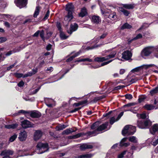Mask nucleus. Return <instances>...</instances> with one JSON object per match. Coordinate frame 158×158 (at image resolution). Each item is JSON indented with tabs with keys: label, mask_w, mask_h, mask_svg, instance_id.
Segmentation results:
<instances>
[{
	"label": "nucleus",
	"mask_w": 158,
	"mask_h": 158,
	"mask_svg": "<svg viewBox=\"0 0 158 158\" xmlns=\"http://www.w3.org/2000/svg\"><path fill=\"white\" fill-rule=\"evenodd\" d=\"M13 152L11 150H5L2 151L0 154V155L4 156L2 158H10L9 155H12Z\"/></svg>",
	"instance_id": "obj_10"
},
{
	"label": "nucleus",
	"mask_w": 158,
	"mask_h": 158,
	"mask_svg": "<svg viewBox=\"0 0 158 158\" xmlns=\"http://www.w3.org/2000/svg\"><path fill=\"white\" fill-rule=\"evenodd\" d=\"M153 51H155L154 56L158 58V45L155 47L149 46L144 48L141 52L142 56H149Z\"/></svg>",
	"instance_id": "obj_1"
},
{
	"label": "nucleus",
	"mask_w": 158,
	"mask_h": 158,
	"mask_svg": "<svg viewBox=\"0 0 158 158\" xmlns=\"http://www.w3.org/2000/svg\"><path fill=\"white\" fill-rule=\"evenodd\" d=\"M93 148V146L91 144L84 143L81 144L80 146V149L81 151H84L86 149H92Z\"/></svg>",
	"instance_id": "obj_16"
},
{
	"label": "nucleus",
	"mask_w": 158,
	"mask_h": 158,
	"mask_svg": "<svg viewBox=\"0 0 158 158\" xmlns=\"http://www.w3.org/2000/svg\"><path fill=\"white\" fill-rule=\"evenodd\" d=\"M26 151H23V154L22 155H19V156H18V157L23 156H28V155H32V154H30L28 153H26Z\"/></svg>",
	"instance_id": "obj_58"
},
{
	"label": "nucleus",
	"mask_w": 158,
	"mask_h": 158,
	"mask_svg": "<svg viewBox=\"0 0 158 158\" xmlns=\"http://www.w3.org/2000/svg\"><path fill=\"white\" fill-rule=\"evenodd\" d=\"M99 123L98 122H96L94 123L91 127V129L97 131V132L98 131H97V129L99 127Z\"/></svg>",
	"instance_id": "obj_30"
},
{
	"label": "nucleus",
	"mask_w": 158,
	"mask_h": 158,
	"mask_svg": "<svg viewBox=\"0 0 158 158\" xmlns=\"http://www.w3.org/2000/svg\"><path fill=\"white\" fill-rule=\"evenodd\" d=\"M81 53V51H79V52L75 53L74 55H73V56L74 58L77 56H78V55H79L80 53Z\"/></svg>",
	"instance_id": "obj_64"
},
{
	"label": "nucleus",
	"mask_w": 158,
	"mask_h": 158,
	"mask_svg": "<svg viewBox=\"0 0 158 158\" xmlns=\"http://www.w3.org/2000/svg\"><path fill=\"white\" fill-rule=\"evenodd\" d=\"M125 87V86L124 85H118V86L115 87L114 89L115 90L120 89H121L124 88Z\"/></svg>",
	"instance_id": "obj_61"
},
{
	"label": "nucleus",
	"mask_w": 158,
	"mask_h": 158,
	"mask_svg": "<svg viewBox=\"0 0 158 158\" xmlns=\"http://www.w3.org/2000/svg\"><path fill=\"white\" fill-rule=\"evenodd\" d=\"M78 27V26L77 23H75L73 24H72L70 25V28L69 30H68L67 32L70 35L72 33L77 30Z\"/></svg>",
	"instance_id": "obj_14"
},
{
	"label": "nucleus",
	"mask_w": 158,
	"mask_h": 158,
	"mask_svg": "<svg viewBox=\"0 0 158 158\" xmlns=\"http://www.w3.org/2000/svg\"><path fill=\"white\" fill-rule=\"evenodd\" d=\"M60 32V37L62 40L66 39L68 37V36H66L65 34L62 31Z\"/></svg>",
	"instance_id": "obj_41"
},
{
	"label": "nucleus",
	"mask_w": 158,
	"mask_h": 158,
	"mask_svg": "<svg viewBox=\"0 0 158 158\" xmlns=\"http://www.w3.org/2000/svg\"><path fill=\"white\" fill-rule=\"evenodd\" d=\"M37 68L33 69L31 71L28 72L27 73V75H26V77L31 76L36 73L37 72Z\"/></svg>",
	"instance_id": "obj_29"
},
{
	"label": "nucleus",
	"mask_w": 158,
	"mask_h": 158,
	"mask_svg": "<svg viewBox=\"0 0 158 158\" xmlns=\"http://www.w3.org/2000/svg\"><path fill=\"white\" fill-rule=\"evenodd\" d=\"M126 151H124L118 155V158H123L124 155L126 154Z\"/></svg>",
	"instance_id": "obj_53"
},
{
	"label": "nucleus",
	"mask_w": 158,
	"mask_h": 158,
	"mask_svg": "<svg viewBox=\"0 0 158 158\" xmlns=\"http://www.w3.org/2000/svg\"><path fill=\"white\" fill-rule=\"evenodd\" d=\"M17 137V135L14 134L10 138L9 141L11 142L14 141Z\"/></svg>",
	"instance_id": "obj_45"
},
{
	"label": "nucleus",
	"mask_w": 158,
	"mask_h": 158,
	"mask_svg": "<svg viewBox=\"0 0 158 158\" xmlns=\"http://www.w3.org/2000/svg\"><path fill=\"white\" fill-rule=\"evenodd\" d=\"M109 18L112 20L115 19L116 18L115 13L114 12H112L109 15Z\"/></svg>",
	"instance_id": "obj_38"
},
{
	"label": "nucleus",
	"mask_w": 158,
	"mask_h": 158,
	"mask_svg": "<svg viewBox=\"0 0 158 158\" xmlns=\"http://www.w3.org/2000/svg\"><path fill=\"white\" fill-rule=\"evenodd\" d=\"M140 66V67L141 70L143 69H146L152 67H155L156 68L158 69V67L154 64H143Z\"/></svg>",
	"instance_id": "obj_25"
},
{
	"label": "nucleus",
	"mask_w": 158,
	"mask_h": 158,
	"mask_svg": "<svg viewBox=\"0 0 158 158\" xmlns=\"http://www.w3.org/2000/svg\"><path fill=\"white\" fill-rule=\"evenodd\" d=\"M151 144L152 145L155 146L158 144V140L157 139H153L151 142Z\"/></svg>",
	"instance_id": "obj_47"
},
{
	"label": "nucleus",
	"mask_w": 158,
	"mask_h": 158,
	"mask_svg": "<svg viewBox=\"0 0 158 158\" xmlns=\"http://www.w3.org/2000/svg\"><path fill=\"white\" fill-rule=\"evenodd\" d=\"M41 88V86H40L37 89H35V90H33L32 93V94H36L40 89Z\"/></svg>",
	"instance_id": "obj_60"
},
{
	"label": "nucleus",
	"mask_w": 158,
	"mask_h": 158,
	"mask_svg": "<svg viewBox=\"0 0 158 158\" xmlns=\"http://www.w3.org/2000/svg\"><path fill=\"white\" fill-rule=\"evenodd\" d=\"M41 9V7L39 6H36L34 12L33 16L34 18H36L39 14V11Z\"/></svg>",
	"instance_id": "obj_34"
},
{
	"label": "nucleus",
	"mask_w": 158,
	"mask_h": 158,
	"mask_svg": "<svg viewBox=\"0 0 158 158\" xmlns=\"http://www.w3.org/2000/svg\"><path fill=\"white\" fill-rule=\"evenodd\" d=\"M136 104V103H134V102H132V103H128L127 104H126L123 106L124 107H130L131 106H133L135 105Z\"/></svg>",
	"instance_id": "obj_52"
},
{
	"label": "nucleus",
	"mask_w": 158,
	"mask_h": 158,
	"mask_svg": "<svg viewBox=\"0 0 158 158\" xmlns=\"http://www.w3.org/2000/svg\"><path fill=\"white\" fill-rule=\"evenodd\" d=\"M102 98L101 97H97L94 98L93 100V102H96L98 100L102 99Z\"/></svg>",
	"instance_id": "obj_56"
},
{
	"label": "nucleus",
	"mask_w": 158,
	"mask_h": 158,
	"mask_svg": "<svg viewBox=\"0 0 158 158\" xmlns=\"http://www.w3.org/2000/svg\"><path fill=\"white\" fill-rule=\"evenodd\" d=\"M19 113H23L26 116H27V114H29V112L28 111H26L23 110H20L18 112Z\"/></svg>",
	"instance_id": "obj_46"
},
{
	"label": "nucleus",
	"mask_w": 158,
	"mask_h": 158,
	"mask_svg": "<svg viewBox=\"0 0 158 158\" xmlns=\"http://www.w3.org/2000/svg\"><path fill=\"white\" fill-rule=\"evenodd\" d=\"M22 127L24 128L31 127L32 125L30 122L28 120H24L21 122Z\"/></svg>",
	"instance_id": "obj_15"
},
{
	"label": "nucleus",
	"mask_w": 158,
	"mask_h": 158,
	"mask_svg": "<svg viewBox=\"0 0 158 158\" xmlns=\"http://www.w3.org/2000/svg\"><path fill=\"white\" fill-rule=\"evenodd\" d=\"M37 152L38 154H41L48 150V145L47 143H38L37 146Z\"/></svg>",
	"instance_id": "obj_4"
},
{
	"label": "nucleus",
	"mask_w": 158,
	"mask_h": 158,
	"mask_svg": "<svg viewBox=\"0 0 158 158\" xmlns=\"http://www.w3.org/2000/svg\"><path fill=\"white\" fill-rule=\"evenodd\" d=\"M144 108L148 110H151L155 108V106L151 104H146L144 106Z\"/></svg>",
	"instance_id": "obj_31"
},
{
	"label": "nucleus",
	"mask_w": 158,
	"mask_h": 158,
	"mask_svg": "<svg viewBox=\"0 0 158 158\" xmlns=\"http://www.w3.org/2000/svg\"><path fill=\"white\" fill-rule=\"evenodd\" d=\"M136 131L135 127L130 125H127L123 128L122 131V134L123 135L133 134Z\"/></svg>",
	"instance_id": "obj_3"
},
{
	"label": "nucleus",
	"mask_w": 158,
	"mask_h": 158,
	"mask_svg": "<svg viewBox=\"0 0 158 158\" xmlns=\"http://www.w3.org/2000/svg\"><path fill=\"white\" fill-rule=\"evenodd\" d=\"M27 75V73L23 75V73H14V76L17 78H19L21 77L25 78L27 77H26V75Z\"/></svg>",
	"instance_id": "obj_32"
},
{
	"label": "nucleus",
	"mask_w": 158,
	"mask_h": 158,
	"mask_svg": "<svg viewBox=\"0 0 158 158\" xmlns=\"http://www.w3.org/2000/svg\"><path fill=\"white\" fill-rule=\"evenodd\" d=\"M85 61H88L89 62H91L92 61V60L89 58H86L77 60L75 61V62H81Z\"/></svg>",
	"instance_id": "obj_40"
},
{
	"label": "nucleus",
	"mask_w": 158,
	"mask_h": 158,
	"mask_svg": "<svg viewBox=\"0 0 158 158\" xmlns=\"http://www.w3.org/2000/svg\"><path fill=\"white\" fill-rule=\"evenodd\" d=\"M91 21L94 23L98 24L101 22V20L99 16L93 15L91 17Z\"/></svg>",
	"instance_id": "obj_17"
},
{
	"label": "nucleus",
	"mask_w": 158,
	"mask_h": 158,
	"mask_svg": "<svg viewBox=\"0 0 158 158\" xmlns=\"http://www.w3.org/2000/svg\"><path fill=\"white\" fill-rule=\"evenodd\" d=\"M67 126L64 125H60L56 127V129L58 130H61L65 128Z\"/></svg>",
	"instance_id": "obj_43"
},
{
	"label": "nucleus",
	"mask_w": 158,
	"mask_h": 158,
	"mask_svg": "<svg viewBox=\"0 0 158 158\" xmlns=\"http://www.w3.org/2000/svg\"><path fill=\"white\" fill-rule=\"evenodd\" d=\"M42 133L40 131H36L34 135V139L35 140H37L42 136Z\"/></svg>",
	"instance_id": "obj_19"
},
{
	"label": "nucleus",
	"mask_w": 158,
	"mask_h": 158,
	"mask_svg": "<svg viewBox=\"0 0 158 158\" xmlns=\"http://www.w3.org/2000/svg\"><path fill=\"white\" fill-rule=\"evenodd\" d=\"M128 139L129 141L131 142L134 143H136L137 142V138L134 136L130 137L128 138ZM127 139H128V138L127 137L123 138L120 142V146L121 147H127L129 145V143H125Z\"/></svg>",
	"instance_id": "obj_5"
},
{
	"label": "nucleus",
	"mask_w": 158,
	"mask_h": 158,
	"mask_svg": "<svg viewBox=\"0 0 158 158\" xmlns=\"http://www.w3.org/2000/svg\"><path fill=\"white\" fill-rule=\"evenodd\" d=\"M118 10L119 12L122 13L126 16H128L130 14L129 11L122 7H118Z\"/></svg>",
	"instance_id": "obj_21"
},
{
	"label": "nucleus",
	"mask_w": 158,
	"mask_h": 158,
	"mask_svg": "<svg viewBox=\"0 0 158 158\" xmlns=\"http://www.w3.org/2000/svg\"><path fill=\"white\" fill-rule=\"evenodd\" d=\"M40 36L42 40L44 41L45 39L44 37V31L43 30L40 31Z\"/></svg>",
	"instance_id": "obj_49"
},
{
	"label": "nucleus",
	"mask_w": 158,
	"mask_h": 158,
	"mask_svg": "<svg viewBox=\"0 0 158 158\" xmlns=\"http://www.w3.org/2000/svg\"><path fill=\"white\" fill-rule=\"evenodd\" d=\"M74 6L72 3H68L66 5V10L68 12V15L64 18L65 20L69 22L73 18L72 12L73 10Z\"/></svg>",
	"instance_id": "obj_2"
},
{
	"label": "nucleus",
	"mask_w": 158,
	"mask_h": 158,
	"mask_svg": "<svg viewBox=\"0 0 158 158\" xmlns=\"http://www.w3.org/2000/svg\"><path fill=\"white\" fill-rule=\"evenodd\" d=\"M151 124V123L149 120H145L139 119L137 121V126L141 129L148 128Z\"/></svg>",
	"instance_id": "obj_6"
},
{
	"label": "nucleus",
	"mask_w": 158,
	"mask_h": 158,
	"mask_svg": "<svg viewBox=\"0 0 158 158\" xmlns=\"http://www.w3.org/2000/svg\"><path fill=\"white\" fill-rule=\"evenodd\" d=\"M116 54V52L115 51H113L110 55L107 56L102 57H98L95 58L94 60L98 62H102L114 57Z\"/></svg>",
	"instance_id": "obj_7"
},
{
	"label": "nucleus",
	"mask_w": 158,
	"mask_h": 158,
	"mask_svg": "<svg viewBox=\"0 0 158 158\" xmlns=\"http://www.w3.org/2000/svg\"><path fill=\"white\" fill-rule=\"evenodd\" d=\"M108 125V123L107 122L102 124L98 127L97 129L98 131H102L106 129Z\"/></svg>",
	"instance_id": "obj_23"
},
{
	"label": "nucleus",
	"mask_w": 158,
	"mask_h": 158,
	"mask_svg": "<svg viewBox=\"0 0 158 158\" xmlns=\"http://www.w3.org/2000/svg\"><path fill=\"white\" fill-rule=\"evenodd\" d=\"M137 116L139 118L144 119L146 118V115L145 113H143L142 114H137Z\"/></svg>",
	"instance_id": "obj_44"
},
{
	"label": "nucleus",
	"mask_w": 158,
	"mask_h": 158,
	"mask_svg": "<svg viewBox=\"0 0 158 158\" xmlns=\"http://www.w3.org/2000/svg\"><path fill=\"white\" fill-rule=\"evenodd\" d=\"M45 101L46 105L49 107H52L54 106L55 102L52 99L46 98Z\"/></svg>",
	"instance_id": "obj_13"
},
{
	"label": "nucleus",
	"mask_w": 158,
	"mask_h": 158,
	"mask_svg": "<svg viewBox=\"0 0 158 158\" xmlns=\"http://www.w3.org/2000/svg\"><path fill=\"white\" fill-rule=\"evenodd\" d=\"M50 13V11L49 10H48L46 13V14H45L44 18H43V20H46L48 18Z\"/></svg>",
	"instance_id": "obj_51"
},
{
	"label": "nucleus",
	"mask_w": 158,
	"mask_h": 158,
	"mask_svg": "<svg viewBox=\"0 0 158 158\" xmlns=\"http://www.w3.org/2000/svg\"><path fill=\"white\" fill-rule=\"evenodd\" d=\"M146 99V97L145 96H141L139 97L138 99V101L139 103H141L145 101Z\"/></svg>",
	"instance_id": "obj_42"
},
{
	"label": "nucleus",
	"mask_w": 158,
	"mask_h": 158,
	"mask_svg": "<svg viewBox=\"0 0 158 158\" xmlns=\"http://www.w3.org/2000/svg\"><path fill=\"white\" fill-rule=\"evenodd\" d=\"M100 45H96L94 46L91 47H87V48H86V49L87 50H89V49H93L94 48H96L97 47H100Z\"/></svg>",
	"instance_id": "obj_57"
},
{
	"label": "nucleus",
	"mask_w": 158,
	"mask_h": 158,
	"mask_svg": "<svg viewBox=\"0 0 158 158\" xmlns=\"http://www.w3.org/2000/svg\"><path fill=\"white\" fill-rule=\"evenodd\" d=\"M123 112H121L116 118L114 117L110 118V124L112 125L114 123L118 121L123 115Z\"/></svg>",
	"instance_id": "obj_12"
},
{
	"label": "nucleus",
	"mask_w": 158,
	"mask_h": 158,
	"mask_svg": "<svg viewBox=\"0 0 158 158\" xmlns=\"http://www.w3.org/2000/svg\"><path fill=\"white\" fill-rule=\"evenodd\" d=\"M123 6L124 8L127 9H132L134 7V5L131 4H124Z\"/></svg>",
	"instance_id": "obj_35"
},
{
	"label": "nucleus",
	"mask_w": 158,
	"mask_h": 158,
	"mask_svg": "<svg viewBox=\"0 0 158 158\" xmlns=\"http://www.w3.org/2000/svg\"><path fill=\"white\" fill-rule=\"evenodd\" d=\"M30 114L32 118H38L41 115V113L37 111H33L31 112H29V114Z\"/></svg>",
	"instance_id": "obj_18"
},
{
	"label": "nucleus",
	"mask_w": 158,
	"mask_h": 158,
	"mask_svg": "<svg viewBox=\"0 0 158 158\" xmlns=\"http://www.w3.org/2000/svg\"><path fill=\"white\" fill-rule=\"evenodd\" d=\"M24 84V82L23 81H21L18 84V85L19 87H21L23 86Z\"/></svg>",
	"instance_id": "obj_59"
},
{
	"label": "nucleus",
	"mask_w": 158,
	"mask_h": 158,
	"mask_svg": "<svg viewBox=\"0 0 158 158\" xmlns=\"http://www.w3.org/2000/svg\"><path fill=\"white\" fill-rule=\"evenodd\" d=\"M83 134L82 133H79L75 135L71 136L69 137L70 139H76L79 138L83 135Z\"/></svg>",
	"instance_id": "obj_37"
},
{
	"label": "nucleus",
	"mask_w": 158,
	"mask_h": 158,
	"mask_svg": "<svg viewBox=\"0 0 158 158\" xmlns=\"http://www.w3.org/2000/svg\"><path fill=\"white\" fill-rule=\"evenodd\" d=\"M141 70L140 66H139L137 67H136L131 70V72L133 73H134L135 72H137L140 70Z\"/></svg>",
	"instance_id": "obj_50"
},
{
	"label": "nucleus",
	"mask_w": 158,
	"mask_h": 158,
	"mask_svg": "<svg viewBox=\"0 0 158 158\" xmlns=\"http://www.w3.org/2000/svg\"><path fill=\"white\" fill-rule=\"evenodd\" d=\"M83 133V135H87L88 136H94L98 134L96 130H94L92 131H88L85 134Z\"/></svg>",
	"instance_id": "obj_27"
},
{
	"label": "nucleus",
	"mask_w": 158,
	"mask_h": 158,
	"mask_svg": "<svg viewBox=\"0 0 158 158\" xmlns=\"http://www.w3.org/2000/svg\"><path fill=\"white\" fill-rule=\"evenodd\" d=\"M87 14L86 9L85 7L82 8L81 12L79 14V16L81 17L85 16Z\"/></svg>",
	"instance_id": "obj_26"
},
{
	"label": "nucleus",
	"mask_w": 158,
	"mask_h": 158,
	"mask_svg": "<svg viewBox=\"0 0 158 158\" xmlns=\"http://www.w3.org/2000/svg\"><path fill=\"white\" fill-rule=\"evenodd\" d=\"M132 27V26L127 23L124 24L121 27V29H130Z\"/></svg>",
	"instance_id": "obj_39"
},
{
	"label": "nucleus",
	"mask_w": 158,
	"mask_h": 158,
	"mask_svg": "<svg viewBox=\"0 0 158 158\" xmlns=\"http://www.w3.org/2000/svg\"><path fill=\"white\" fill-rule=\"evenodd\" d=\"M138 80V79L136 78H134L132 79L130 81V84H131L135 82Z\"/></svg>",
	"instance_id": "obj_62"
},
{
	"label": "nucleus",
	"mask_w": 158,
	"mask_h": 158,
	"mask_svg": "<svg viewBox=\"0 0 158 158\" xmlns=\"http://www.w3.org/2000/svg\"><path fill=\"white\" fill-rule=\"evenodd\" d=\"M27 0H15L14 2L17 6L20 8L25 7L27 4Z\"/></svg>",
	"instance_id": "obj_8"
},
{
	"label": "nucleus",
	"mask_w": 158,
	"mask_h": 158,
	"mask_svg": "<svg viewBox=\"0 0 158 158\" xmlns=\"http://www.w3.org/2000/svg\"><path fill=\"white\" fill-rule=\"evenodd\" d=\"M14 52L12 51H10L8 52H7L5 56H9L10 55L13 53H14Z\"/></svg>",
	"instance_id": "obj_63"
},
{
	"label": "nucleus",
	"mask_w": 158,
	"mask_h": 158,
	"mask_svg": "<svg viewBox=\"0 0 158 158\" xmlns=\"http://www.w3.org/2000/svg\"><path fill=\"white\" fill-rule=\"evenodd\" d=\"M27 137V134L26 132L25 131H21L19 133L18 138L20 141H23L26 140Z\"/></svg>",
	"instance_id": "obj_11"
},
{
	"label": "nucleus",
	"mask_w": 158,
	"mask_h": 158,
	"mask_svg": "<svg viewBox=\"0 0 158 158\" xmlns=\"http://www.w3.org/2000/svg\"><path fill=\"white\" fill-rule=\"evenodd\" d=\"M18 125L17 124H13L10 125H7L5 126V127L7 129H15L16 128Z\"/></svg>",
	"instance_id": "obj_33"
},
{
	"label": "nucleus",
	"mask_w": 158,
	"mask_h": 158,
	"mask_svg": "<svg viewBox=\"0 0 158 158\" xmlns=\"http://www.w3.org/2000/svg\"><path fill=\"white\" fill-rule=\"evenodd\" d=\"M158 92V89H157L156 88L154 89L151 90L150 91L151 94L153 95V94L156 93Z\"/></svg>",
	"instance_id": "obj_48"
},
{
	"label": "nucleus",
	"mask_w": 158,
	"mask_h": 158,
	"mask_svg": "<svg viewBox=\"0 0 158 158\" xmlns=\"http://www.w3.org/2000/svg\"><path fill=\"white\" fill-rule=\"evenodd\" d=\"M125 97L126 99L128 100H131L133 98L131 94H127L125 95Z\"/></svg>",
	"instance_id": "obj_55"
},
{
	"label": "nucleus",
	"mask_w": 158,
	"mask_h": 158,
	"mask_svg": "<svg viewBox=\"0 0 158 158\" xmlns=\"http://www.w3.org/2000/svg\"><path fill=\"white\" fill-rule=\"evenodd\" d=\"M93 156V154L87 153L77 156L76 158H91Z\"/></svg>",
	"instance_id": "obj_20"
},
{
	"label": "nucleus",
	"mask_w": 158,
	"mask_h": 158,
	"mask_svg": "<svg viewBox=\"0 0 158 158\" xmlns=\"http://www.w3.org/2000/svg\"><path fill=\"white\" fill-rule=\"evenodd\" d=\"M158 130V124H154L152 127V128L150 129V131L151 133L154 134L155 132Z\"/></svg>",
	"instance_id": "obj_22"
},
{
	"label": "nucleus",
	"mask_w": 158,
	"mask_h": 158,
	"mask_svg": "<svg viewBox=\"0 0 158 158\" xmlns=\"http://www.w3.org/2000/svg\"><path fill=\"white\" fill-rule=\"evenodd\" d=\"M113 60H110L108 61L105 62H103L100 65H96L94 66H91V68H93L94 69H97L99 67H100L101 66H104L105 65H106V64H109V63H110L113 61Z\"/></svg>",
	"instance_id": "obj_24"
},
{
	"label": "nucleus",
	"mask_w": 158,
	"mask_h": 158,
	"mask_svg": "<svg viewBox=\"0 0 158 158\" xmlns=\"http://www.w3.org/2000/svg\"><path fill=\"white\" fill-rule=\"evenodd\" d=\"M75 131H76L74 130L73 128H71L65 130L63 132V133L64 134L68 135Z\"/></svg>",
	"instance_id": "obj_28"
},
{
	"label": "nucleus",
	"mask_w": 158,
	"mask_h": 158,
	"mask_svg": "<svg viewBox=\"0 0 158 158\" xmlns=\"http://www.w3.org/2000/svg\"><path fill=\"white\" fill-rule=\"evenodd\" d=\"M142 35L141 34H139L136 36L135 37H134L133 39H132L131 40H128V43L129 44H130L131 43V41H132L133 40L138 39H139L142 38Z\"/></svg>",
	"instance_id": "obj_36"
},
{
	"label": "nucleus",
	"mask_w": 158,
	"mask_h": 158,
	"mask_svg": "<svg viewBox=\"0 0 158 158\" xmlns=\"http://www.w3.org/2000/svg\"><path fill=\"white\" fill-rule=\"evenodd\" d=\"M56 27L60 32L62 31L61 26L60 23L59 22H57L56 23Z\"/></svg>",
	"instance_id": "obj_54"
},
{
	"label": "nucleus",
	"mask_w": 158,
	"mask_h": 158,
	"mask_svg": "<svg viewBox=\"0 0 158 158\" xmlns=\"http://www.w3.org/2000/svg\"><path fill=\"white\" fill-rule=\"evenodd\" d=\"M122 58L126 60H128L131 58L132 54L130 51L126 50L122 53Z\"/></svg>",
	"instance_id": "obj_9"
}]
</instances>
